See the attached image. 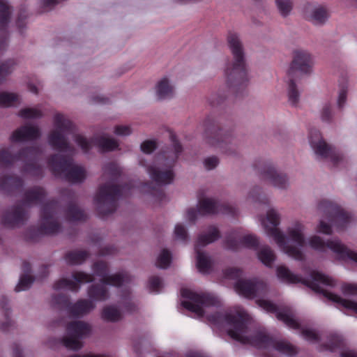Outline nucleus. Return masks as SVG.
<instances>
[{
    "label": "nucleus",
    "instance_id": "nucleus-8",
    "mask_svg": "<svg viewBox=\"0 0 357 357\" xmlns=\"http://www.w3.org/2000/svg\"><path fill=\"white\" fill-rule=\"evenodd\" d=\"M266 220L270 225H268L264 219L261 220L266 233L268 235L273 237L282 250L296 260H303L304 255L303 252L296 246L288 245L285 236L277 227L280 223V214L275 208H271L266 213Z\"/></svg>",
    "mask_w": 357,
    "mask_h": 357
},
{
    "label": "nucleus",
    "instance_id": "nucleus-54",
    "mask_svg": "<svg viewBox=\"0 0 357 357\" xmlns=\"http://www.w3.org/2000/svg\"><path fill=\"white\" fill-rule=\"evenodd\" d=\"M242 271L237 268L229 267L225 269V278L236 280L241 276Z\"/></svg>",
    "mask_w": 357,
    "mask_h": 357
},
{
    "label": "nucleus",
    "instance_id": "nucleus-40",
    "mask_svg": "<svg viewBox=\"0 0 357 357\" xmlns=\"http://www.w3.org/2000/svg\"><path fill=\"white\" fill-rule=\"evenodd\" d=\"M271 346L279 352L289 356L296 355L298 352L296 348L286 340H272Z\"/></svg>",
    "mask_w": 357,
    "mask_h": 357
},
{
    "label": "nucleus",
    "instance_id": "nucleus-48",
    "mask_svg": "<svg viewBox=\"0 0 357 357\" xmlns=\"http://www.w3.org/2000/svg\"><path fill=\"white\" fill-rule=\"evenodd\" d=\"M239 215V210L232 202H225V218L229 220H234Z\"/></svg>",
    "mask_w": 357,
    "mask_h": 357
},
{
    "label": "nucleus",
    "instance_id": "nucleus-21",
    "mask_svg": "<svg viewBox=\"0 0 357 357\" xmlns=\"http://www.w3.org/2000/svg\"><path fill=\"white\" fill-rule=\"evenodd\" d=\"M318 209L328 216L339 227L344 228L350 221L349 215L331 202L321 201L318 205Z\"/></svg>",
    "mask_w": 357,
    "mask_h": 357
},
{
    "label": "nucleus",
    "instance_id": "nucleus-32",
    "mask_svg": "<svg viewBox=\"0 0 357 357\" xmlns=\"http://www.w3.org/2000/svg\"><path fill=\"white\" fill-rule=\"evenodd\" d=\"M45 196V190L41 187L36 186L24 192L23 202L27 205L40 203Z\"/></svg>",
    "mask_w": 357,
    "mask_h": 357
},
{
    "label": "nucleus",
    "instance_id": "nucleus-33",
    "mask_svg": "<svg viewBox=\"0 0 357 357\" xmlns=\"http://www.w3.org/2000/svg\"><path fill=\"white\" fill-rule=\"evenodd\" d=\"M88 296L93 300L104 301L109 298V291L102 283L94 284L89 287Z\"/></svg>",
    "mask_w": 357,
    "mask_h": 357
},
{
    "label": "nucleus",
    "instance_id": "nucleus-31",
    "mask_svg": "<svg viewBox=\"0 0 357 357\" xmlns=\"http://www.w3.org/2000/svg\"><path fill=\"white\" fill-rule=\"evenodd\" d=\"M300 79L294 78H287V98L288 102L295 107L299 106L301 93L298 90L296 82Z\"/></svg>",
    "mask_w": 357,
    "mask_h": 357
},
{
    "label": "nucleus",
    "instance_id": "nucleus-50",
    "mask_svg": "<svg viewBox=\"0 0 357 357\" xmlns=\"http://www.w3.org/2000/svg\"><path fill=\"white\" fill-rule=\"evenodd\" d=\"M18 115L25 119H36L42 116L40 110L33 108H24L20 110Z\"/></svg>",
    "mask_w": 357,
    "mask_h": 357
},
{
    "label": "nucleus",
    "instance_id": "nucleus-56",
    "mask_svg": "<svg viewBox=\"0 0 357 357\" xmlns=\"http://www.w3.org/2000/svg\"><path fill=\"white\" fill-rule=\"evenodd\" d=\"M157 148L156 142L153 140L144 141L141 144V150L145 153H151Z\"/></svg>",
    "mask_w": 357,
    "mask_h": 357
},
{
    "label": "nucleus",
    "instance_id": "nucleus-38",
    "mask_svg": "<svg viewBox=\"0 0 357 357\" xmlns=\"http://www.w3.org/2000/svg\"><path fill=\"white\" fill-rule=\"evenodd\" d=\"M66 218L70 221H84L86 215L75 203H70L66 209Z\"/></svg>",
    "mask_w": 357,
    "mask_h": 357
},
{
    "label": "nucleus",
    "instance_id": "nucleus-12",
    "mask_svg": "<svg viewBox=\"0 0 357 357\" xmlns=\"http://www.w3.org/2000/svg\"><path fill=\"white\" fill-rule=\"evenodd\" d=\"M54 123L56 130H52L49 135L50 144L54 150L63 152L70 151L72 148L61 132H73L75 129L74 124L61 114L54 116Z\"/></svg>",
    "mask_w": 357,
    "mask_h": 357
},
{
    "label": "nucleus",
    "instance_id": "nucleus-61",
    "mask_svg": "<svg viewBox=\"0 0 357 357\" xmlns=\"http://www.w3.org/2000/svg\"><path fill=\"white\" fill-rule=\"evenodd\" d=\"M342 339L337 335H332L330 342L326 346V349L333 351L335 348L340 347Z\"/></svg>",
    "mask_w": 357,
    "mask_h": 357
},
{
    "label": "nucleus",
    "instance_id": "nucleus-26",
    "mask_svg": "<svg viewBox=\"0 0 357 357\" xmlns=\"http://www.w3.org/2000/svg\"><path fill=\"white\" fill-rule=\"evenodd\" d=\"M40 132L38 127L33 126H22L15 130L10 139L13 142L32 141L39 138Z\"/></svg>",
    "mask_w": 357,
    "mask_h": 357
},
{
    "label": "nucleus",
    "instance_id": "nucleus-45",
    "mask_svg": "<svg viewBox=\"0 0 357 357\" xmlns=\"http://www.w3.org/2000/svg\"><path fill=\"white\" fill-rule=\"evenodd\" d=\"M33 281V277L26 273L22 275L20 278L18 284L16 285L15 288V291L18 292L29 289Z\"/></svg>",
    "mask_w": 357,
    "mask_h": 357
},
{
    "label": "nucleus",
    "instance_id": "nucleus-53",
    "mask_svg": "<svg viewBox=\"0 0 357 357\" xmlns=\"http://www.w3.org/2000/svg\"><path fill=\"white\" fill-rule=\"evenodd\" d=\"M27 17L26 10L25 8H22L20 10V13L18 15L16 24L19 29V31L22 34L23 29L25 26L26 22L25 20Z\"/></svg>",
    "mask_w": 357,
    "mask_h": 357
},
{
    "label": "nucleus",
    "instance_id": "nucleus-63",
    "mask_svg": "<svg viewBox=\"0 0 357 357\" xmlns=\"http://www.w3.org/2000/svg\"><path fill=\"white\" fill-rule=\"evenodd\" d=\"M210 104L213 106H218L223 102V97L221 93L212 95L209 99Z\"/></svg>",
    "mask_w": 357,
    "mask_h": 357
},
{
    "label": "nucleus",
    "instance_id": "nucleus-5",
    "mask_svg": "<svg viewBox=\"0 0 357 357\" xmlns=\"http://www.w3.org/2000/svg\"><path fill=\"white\" fill-rule=\"evenodd\" d=\"M42 155V150L38 146H31L20 149L15 155L12 154L8 149L0 150V166L10 167L15 161L24 160L26 164L22 169V172H27L30 174L43 177V167L37 164V161Z\"/></svg>",
    "mask_w": 357,
    "mask_h": 357
},
{
    "label": "nucleus",
    "instance_id": "nucleus-41",
    "mask_svg": "<svg viewBox=\"0 0 357 357\" xmlns=\"http://www.w3.org/2000/svg\"><path fill=\"white\" fill-rule=\"evenodd\" d=\"M102 318L105 321L116 322L121 319V312L114 305L105 306L102 311Z\"/></svg>",
    "mask_w": 357,
    "mask_h": 357
},
{
    "label": "nucleus",
    "instance_id": "nucleus-43",
    "mask_svg": "<svg viewBox=\"0 0 357 357\" xmlns=\"http://www.w3.org/2000/svg\"><path fill=\"white\" fill-rule=\"evenodd\" d=\"M52 304L60 310H65L68 312L71 303L68 295L59 294L52 296Z\"/></svg>",
    "mask_w": 357,
    "mask_h": 357
},
{
    "label": "nucleus",
    "instance_id": "nucleus-49",
    "mask_svg": "<svg viewBox=\"0 0 357 357\" xmlns=\"http://www.w3.org/2000/svg\"><path fill=\"white\" fill-rule=\"evenodd\" d=\"M94 273L103 278L108 275L109 267L106 262L102 261H96L93 264L92 266Z\"/></svg>",
    "mask_w": 357,
    "mask_h": 357
},
{
    "label": "nucleus",
    "instance_id": "nucleus-58",
    "mask_svg": "<svg viewBox=\"0 0 357 357\" xmlns=\"http://www.w3.org/2000/svg\"><path fill=\"white\" fill-rule=\"evenodd\" d=\"M321 118L323 121L329 122L332 119L331 106L329 104L324 105L321 111Z\"/></svg>",
    "mask_w": 357,
    "mask_h": 357
},
{
    "label": "nucleus",
    "instance_id": "nucleus-51",
    "mask_svg": "<svg viewBox=\"0 0 357 357\" xmlns=\"http://www.w3.org/2000/svg\"><path fill=\"white\" fill-rule=\"evenodd\" d=\"M162 287V280L158 276H151L149 279L148 288L151 292L158 293Z\"/></svg>",
    "mask_w": 357,
    "mask_h": 357
},
{
    "label": "nucleus",
    "instance_id": "nucleus-7",
    "mask_svg": "<svg viewBox=\"0 0 357 357\" xmlns=\"http://www.w3.org/2000/svg\"><path fill=\"white\" fill-rule=\"evenodd\" d=\"M58 208L59 202L56 200L52 199L46 202L40 211V225L38 228H29L26 232V238L29 241H36L40 236L59 233L61 225L54 219Z\"/></svg>",
    "mask_w": 357,
    "mask_h": 357
},
{
    "label": "nucleus",
    "instance_id": "nucleus-34",
    "mask_svg": "<svg viewBox=\"0 0 357 357\" xmlns=\"http://www.w3.org/2000/svg\"><path fill=\"white\" fill-rule=\"evenodd\" d=\"M90 254L86 250H72L66 252L64 259L70 265H79L84 263Z\"/></svg>",
    "mask_w": 357,
    "mask_h": 357
},
{
    "label": "nucleus",
    "instance_id": "nucleus-10",
    "mask_svg": "<svg viewBox=\"0 0 357 357\" xmlns=\"http://www.w3.org/2000/svg\"><path fill=\"white\" fill-rule=\"evenodd\" d=\"M12 14L11 6L5 0H0V56L8 47V26ZM16 63L13 59H8L0 63V84L12 73Z\"/></svg>",
    "mask_w": 357,
    "mask_h": 357
},
{
    "label": "nucleus",
    "instance_id": "nucleus-25",
    "mask_svg": "<svg viewBox=\"0 0 357 357\" xmlns=\"http://www.w3.org/2000/svg\"><path fill=\"white\" fill-rule=\"evenodd\" d=\"M26 212L22 204L14 206L10 211H6L2 218L1 223L8 228H14L24 223Z\"/></svg>",
    "mask_w": 357,
    "mask_h": 357
},
{
    "label": "nucleus",
    "instance_id": "nucleus-42",
    "mask_svg": "<svg viewBox=\"0 0 357 357\" xmlns=\"http://www.w3.org/2000/svg\"><path fill=\"white\" fill-rule=\"evenodd\" d=\"M104 175L108 176L113 181L119 179L122 174L121 168L115 162H111L103 167Z\"/></svg>",
    "mask_w": 357,
    "mask_h": 357
},
{
    "label": "nucleus",
    "instance_id": "nucleus-57",
    "mask_svg": "<svg viewBox=\"0 0 357 357\" xmlns=\"http://www.w3.org/2000/svg\"><path fill=\"white\" fill-rule=\"evenodd\" d=\"M302 335L307 340L313 342L319 340L318 334L313 330L305 328L302 330Z\"/></svg>",
    "mask_w": 357,
    "mask_h": 357
},
{
    "label": "nucleus",
    "instance_id": "nucleus-24",
    "mask_svg": "<svg viewBox=\"0 0 357 357\" xmlns=\"http://www.w3.org/2000/svg\"><path fill=\"white\" fill-rule=\"evenodd\" d=\"M261 178L273 186L286 189L289 186V179L285 174L278 172L271 165H266L261 172Z\"/></svg>",
    "mask_w": 357,
    "mask_h": 357
},
{
    "label": "nucleus",
    "instance_id": "nucleus-6",
    "mask_svg": "<svg viewBox=\"0 0 357 357\" xmlns=\"http://www.w3.org/2000/svg\"><path fill=\"white\" fill-rule=\"evenodd\" d=\"M47 165L55 176H62L70 183H82L86 178L84 168L73 165V160L70 156L58 153L51 155L47 159Z\"/></svg>",
    "mask_w": 357,
    "mask_h": 357
},
{
    "label": "nucleus",
    "instance_id": "nucleus-2",
    "mask_svg": "<svg viewBox=\"0 0 357 357\" xmlns=\"http://www.w3.org/2000/svg\"><path fill=\"white\" fill-rule=\"evenodd\" d=\"M225 321L229 324L228 335L233 340L244 344H250L258 348L271 346L272 339L262 330L251 331L248 325L252 321L251 317L243 309L238 307L235 312H225Z\"/></svg>",
    "mask_w": 357,
    "mask_h": 357
},
{
    "label": "nucleus",
    "instance_id": "nucleus-14",
    "mask_svg": "<svg viewBox=\"0 0 357 357\" xmlns=\"http://www.w3.org/2000/svg\"><path fill=\"white\" fill-rule=\"evenodd\" d=\"M67 335L62 338V343L67 349L78 351L83 344L79 339L86 337L91 333L90 326L82 321H75L68 324Z\"/></svg>",
    "mask_w": 357,
    "mask_h": 357
},
{
    "label": "nucleus",
    "instance_id": "nucleus-19",
    "mask_svg": "<svg viewBox=\"0 0 357 357\" xmlns=\"http://www.w3.org/2000/svg\"><path fill=\"white\" fill-rule=\"evenodd\" d=\"M75 140L84 153H88L90 151L91 144L96 146L101 153L112 151L119 148V143L116 139L103 135L94 136L91 141H89L84 136L77 135L75 137Z\"/></svg>",
    "mask_w": 357,
    "mask_h": 357
},
{
    "label": "nucleus",
    "instance_id": "nucleus-64",
    "mask_svg": "<svg viewBox=\"0 0 357 357\" xmlns=\"http://www.w3.org/2000/svg\"><path fill=\"white\" fill-rule=\"evenodd\" d=\"M342 290L344 294H357V286L354 284H347L344 285L342 288Z\"/></svg>",
    "mask_w": 357,
    "mask_h": 357
},
{
    "label": "nucleus",
    "instance_id": "nucleus-23",
    "mask_svg": "<svg viewBox=\"0 0 357 357\" xmlns=\"http://www.w3.org/2000/svg\"><path fill=\"white\" fill-rule=\"evenodd\" d=\"M241 244L256 250L259 248V241L255 235L247 234L241 236L236 231L229 234L225 241V245L232 250H238Z\"/></svg>",
    "mask_w": 357,
    "mask_h": 357
},
{
    "label": "nucleus",
    "instance_id": "nucleus-28",
    "mask_svg": "<svg viewBox=\"0 0 357 357\" xmlns=\"http://www.w3.org/2000/svg\"><path fill=\"white\" fill-rule=\"evenodd\" d=\"M95 307L96 305L92 301L79 299L75 303L70 304L68 312L73 317H78L88 314Z\"/></svg>",
    "mask_w": 357,
    "mask_h": 357
},
{
    "label": "nucleus",
    "instance_id": "nucleus-3",
    "mask_svg": "<svg viewBox=\"0 0 357 357\" xmlns=\"http://www.w3.org/2000/svg\"><path fill=\"white\" fill-rule=\"evenodd\" d=\"M227 40L232 61L226 71L225 84L231 93L237 94L248 82L245 53L237 33L229 31Z\"/></svg>",
    "mask_w": 357,
    "mask_h": 357
},
{
    "label": "nucleus",
    "instance_id": "nucleus-55",
    "mask_svg": "<svg viewBox=\"0 0 357 357\" xmlns=\"http://www.w3.org/2000/svg\"><path fill=\"white\" fill-rule=\"evenodd\" d=\"M174 234L176 238L181 241H186L188 238V234L185 227L181 224L176 225L174 229Z\"/></svg>",
    "mask_w": 357,
    "mask_h": 357
},
{
    "label": "nucleus",
    "instance_id": "nucleus-47",
    "mask_svg": "<svg viewBox=\"0 0 357 357\" xmlns=\"http://www.w3.org/2000/svg\"><path fill=\"white\" fill-rule=\"evenodd\" d=\"M172 261V255L167 249H163L158 257L156 266L160 268H167Z\"/></svg>",
    "mask_w": 357,
    "mask_h": 357
},
{
    "label": "nucleus",
    "instance_id": "nucleus-11",
    "mask_svg": "<svg viewBox=\"0 0 357 357\" xmlns=\"http://www.w3.org/2000/svg\"><path fill=\"white\" fill-rule=\"evenodd\" d=\"M181 296L188 299L183 301L181 305L200 317L204 315V307L217 306L220 303L218 298L213 294H197L188 289L181 290Z\"/></svg>",
    "mask_w": 357,
    "mask_h": 357
},
{
    "label": "nucleus",
    "instance_id": "nucleus-20",
    "mask_svg": "<svg viewBox=\"0 0 357 357\" xmlns=\"http://www.w3.org/2000/svg\"><path fill=\"white\" fill-rule=\"evenodd\" d=\"M257 305L269 312L276 313L278 319L283 321L285 324L292 328H298L299 324L294 318L292 311L287 307L282 309L278 307L272 302L265 299H258L256 301Z\"/></svg>",
    "mask_w": 357,
    "mask_h": 357
},
{
    "label": "nucleus",
    "instance_id": "nucleus-4",
    "mask_svg": "<svg viewBox=\"0 0 357 357\" xmlns=\"http://www.w3.org/2000/svg\"><path fill=\"white\" fill-rule=\"evenodd\" d=\"M278 276L289 283L302 282L310 287L313 291L317 293H321L329 300L340 304L347 309L352 310L357 313V303L343 299L337 295L329 293L321 289L318 283L333 287L335 284V281L327 275L317 271H312L310 274L311 280H302L299 276L292 273L290 270L284 266H280L277 268Z\"/></svg>",
    "mask_w": 357,
    "mask_h": 357
},
{
    "label": "nucleus",
    "instance_id": "nucleus-1",
    "mask_svg": "<svg viewBox=\"0 0 357 357\" xmlns=\"http://www.w3.org/2000/svg\"><path fill=\"white\" fill-rule=\"evenodd\" d=\"M169 137L172 143L173 151H162L158 154L154 164L151 165H146L143 160L139 162L142 166L146 167L150 178L156 185V186H153L150 182L145 183L143 190L151 195L159 202L166 199V195L162 186L173 182L175 177L174 167L179 155L183 151V146L178 141L176 135L171 132Z\"/></svg>",
    "mask_w": 357,
    "mask_h": 357
},
{
    "label": "nucleus",
    "instance_id": "nucleus-62",
    "mask_svg": "<svg viewBox=\"0 0 357 357\" xmlns=\"http://www.w3.org/2000/svg\"><path fill=\"white\" fill-rule=\"evenodd\" d=\"M347 100V90L345 89H342L340 91L338 99H337V106L340 109H342Z\"/></svg>",
    "mask_w": 357,
    "mask_h": 357
},
{
    "label": "nucleus",
    "instance_id": "nucleus-37",
    "mask_svg": "<svg viewBox=\"0 0 357 357\" xmlns=\"http://www.w3.org/2000/svg\"><path fill=\"white\" fill-rule=\"evenodd\" d=\"M258 259L266 266L271 267L276 255L268 245H262L257 252Z\"/></svg>",
    "mask_w": 357,
    "mask_h": 357
},
{
    "label": "nucleus",
    "instance_id": "nucleus-9",
    "mask_svg": "<svg viewBox=\"0 0 357 357\" xmlns=\"http://www.w3.org/2000/svg\"><path fill=\"white\" fill-rule=\"evenodd\" d=\"M125 187L130 188L127 185L122 186L110 183L102 184L98 187L95 196V202L100 218H103L116 210L118 200L121 197L122 190Z\"/></svg>",
    "mask_w": 357,
    "mask_h": 357
},
{
    "label": "nucleus",
    "instance_id": "nucleus-59",
    "mask_svg": "<svg viewBox=\"0 0 357 357\" xmlns=\"http://www.w3.org/2000/svg\"><path fill=\"white\" fill-rule=\"evenodd\" d=\"M218 163L219 160L215 156L208 157L204 161V167L208 170L214 169L218 165Z\"/></svg>",
    "mask_w": 357,
    "mask_h": 357
},
{
    "label": "nucleus",
    "instance_id": "nucleus-18",
    "mask_svg": "<svg viewBox=\"0 0 357 357\" xmlns=\"http://www.w3.org/2000/svg\"><path fill=\"white\" fill-rule=\"evenodd\" d=\"M310 246L317 250L324 251L330 248L342 259H349L357 262V253L349 249L338 239L324 242L319 236H312L310 239Z\"/></svg>",
    "mask_w": 357,
    "mask_h": 357
},
{
    "label": "nucleus",
    "instance_id": "nucleus-27",
    "mask_svg": "<svg viewBox=\"0 0 357 357\" xmlns=\"http://www.w3.org/2000/svg\"><path fill=\"white\" fill-rule=\"evenodd\" d=\"M23 185V180L17 176L5 175L0 178V190L7 195L20 190Z\"/></svg>",
    "mask_w": 357,
    "mask_h": 357
},
{
    "label": "nucleus",
    "instance_id": "nucleus-22",
    "mask_svg": "<svg viewBox=\"0 0 357 357\" xmlns=\"http://www.w3.org/2000/svg\"><path fill=\"white\" fill-rule=\"evenodd\" d=\"M75 281L67 278H61L54 284V289L59 290L61 289H68L73 292H77L79 290V284L91 282L94 280L92 275L82 272L75 271L72 275Z\"/></svg>",
    "mask_w": 357,
    "mask_h": 357
},
{
    "label": "nucleus",
    "instance_id": "nucleus-15",
    "mask_svg": "<svg viewBox=\"0 0 357 357\" xmlns=\"http://www.w3.org/2000/svg\"><path fill=\"white\" fill-rule=\"evenodd\" d=\"M310 141L315 154L321 158L329 160L335 165L342 160V155L336 150L335 147L328 144L323 139L319 130H311Z\"/></svg>",
    "mask_w": 357,
    "mask_h": 357
},
{
    "label": "nucleus",
    "instance_id": "nucleus-17",
    "mask_svg": "<svg viewBox=\"0 0 357 357\" xmlns=\"http://www.w3.org/2000/svg\"><path fill=\"white\" fill-rule=\"evenodd\" d=\"M234 287L239 295L248 299L265 296L269 291L267 284L258 278L237 280Z\"/></svg>",
    "mask_w": 357,
    "mask_h": 357
},
{
    "label": "nucleus",
    "instance_id": "nucleus-52",
    "mask_svg": "<svg viewBox=\"0 0 357 357\" xmlns=\"http://www.w3.org/2000/svg\"><path fill=\"white\" fill-rule=\"evenodd\" d=\"M208 320L214 328L221 330L223 327V314L222 312H215L209 314Z\"/></svg>",
    "mask_w": 357,
    "mask_h": 357
},
{
    "label": "nucleus",
    "instance_id": "nucleus-36",
    "mask_svg": "<svg viewBox=\"0 0 357 357\" xmlns=\"http://www.w3.org/2000/svg\"><path fill=\"white\" fill-rule=\"evenodd\" d=\"M328 18V9L324 6H319L314 8L310 15L309 20L316 25L324 24Z\"/></svg>",
    "mask_w": 357,
    "mask_h": 357
},
{
    "label": "nucleus",
    "instance_id": "nucleus-46",
    "mask_svg": "<svg viewBox=\"0 0 357 357\" xmlns=\"http://www.w3.org/2000/svg\"><path fill=\"white\" fill-rule=\"evenodd\" d=\"M277 8L283 17H287L293 8V0H275Z\"/></svg>",
    "mask_w": 357,
    "mask_h": 357
},
{
    "label": "nucleus",
    "instance_id": "nucleus-44",
    "mask_svg": "<svg viewBox=\"0 0 357 357\" xmlns=\"http://www.w3.org/2000/svg\"><path fill=\"white\" fill-rule=\"evenodd\" d=\"M20 97L17 94L13 93L1 92L0 93V106L11 107L20 103Z\"/></svg>",
    "mask_w": 357,
    "mask_h": 357
},
{
    "label": "nucleus",
    "instance_id": "nucleus-13",
    "mask_svg": "<svg viewBox=\"0 0 357 357\" xmlns=\"http://www.w3.org/2000/svg\"><path fill=\"white\" fill-rule=\"evenodd\" d=\"M313 66V59L309 52L301 49L295 50L287 70V77L301 79L303 76L312 74Z\"/></svg>",
    "mask_w": 357,
    "mask_h": 357
},
{
    "label": "nucleus",
    "instance_id": "nucleus-60",
    "mask_svg": "<svg viewBox=\"0 0 357 357\" xmlns=\"http://www.w3.org/2000/svg\"><path fill=\"white\" fill-rule=\"evenodd\" d=\"M114 133L119 136H127L131 134V128L128 126H116Z\"/></svg>",
    "mask_w": 357,
    "mask_h": 357
},
{
    "label": "nucleus",
    "instance_id": "nucleus-35",
    "mask_svg": "<svg viewBox=\"0 0 357 357\" xmlns=\"http://www.w3.org/2000/svg\"><path fill=\"white\" fill-rule=\"evenodd\" d=\"M174 87L167 77L162 78L156 85V94L160 100L171 98L174 96Z\"/></svg>",
    "mask_w": 357,
    "mask_h": 357
},
{
    "label": "nucleus",
    "instance_id": "nucleus-29",
    "mask_svg": "<svg viewBox=\"0 0 357 357\" xmlns=\"http://www.w3.org/2000/svg\"><path fill=\"white\" fill-rule=\"evenodd\" d=\"M304 225L300 222H295L291 227L287 229V234L289 238L296 243L300 250V248L303 247L305 244L304 235Z\"/></svg>",
    "mask_w": 357,
    "mask_h": 357
},
{
    "label": "nucleus",
    "instance_id": "nucleus-30",
    "mask_svg": "<svg viewBox=\"0 0 357 357\" xmlns=\"http://www.w3.org/2000/svg\"><path fill=\"white\" fill-rule=\"evenodd\" d=\"M131 281L130 275L126 272L116 273L112 275H106L100 278V282L102 284L114 286L116 287H121L124 283H128Z\"/></svg>",
    "mask_w": 357,
    "mask_h": 357
},
{
    "label": "nucleus",
    "instance_id": "nucleus-16",
    "mask_svg": "<svg viewBox=\"0 0 357 357\" xmlns=\"http://www.w3.org/2000/svg\"><path fill=\"white\" fill-rule=\"evenodd\" d=\"M219 237L220 232L215 227H210L207 233L202 234L198 236L195 245V252L197 253V267L199 272L202 273H208L211 268V262L205 253L199 250V247H204L211 243Z\"/></svg>",
    "mask_w": 357,
    "mask_h": 357
},
{
    "label": "nucleus",
    "instance_id": "nucleus-39",
    "mask_svg": "<svg viewBox=\"0 0 357 357\" xmlns=\"http://www.w3.org/2000/svg\"><path fill=\"white\" fill-rule=\"evenodd\" d=\"M199 213L202 215L215 214L218 212V202L209 198L200 199L198 205Z\"/></svg>",
    "mask_w": 357,
    "mask_h": 357
}]
</instances>
